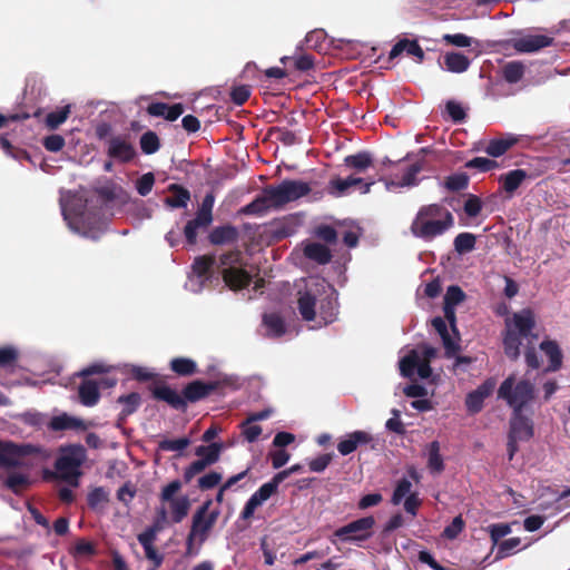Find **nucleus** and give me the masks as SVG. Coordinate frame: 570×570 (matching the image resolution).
<instances>
[{"label": "nucleus", "instance_id": "obj_51", "mask_svg": "<svg viewBox=\"0 0 570 570\" xmlns=\"http://www.w3.org/2000/svg\"><path fill=\"white\" fill-rule=\"evenodd\" d=\"M288 60H293L294 68L298 71H308L314 68V63H315L314 57L308 53H303V55H299V56L293 57V58H291V57L281 58L282 63H286V61H288Z\"/></svg>", "mask_w": 570, "mask_h": 570}, {"label": "nucleus", "instance_id": "obj_7", "mask_svg": "<svg viewBox=\"0 0 570 570\" xmlns=\"http://www.w3.org/2000/svg\"><path fill=\"white\" fill-rule=\"evenodd\" d=\"M40 449L32 444H17L12 441H0V468L12 469L24 465L23 459L37 454Z\"/></svg>", "mask_w": 570, "mask_h": 570}, {"label": "nucleus", "instance_id": "obj_61", "mask_svg": "<svg viewBox=\"0 0 570 570\" xmlns=\"http://www.w3.org/2000/svg\"><path fill=\"white\" fill-rule=\"evenodd\" d=\"M95 553H96L95 546L91 542L86 541L85 539L78 540L71 551V554L75 558L90 557V556H94Z\"/></svg>", "mask_w": 570, "mask_h": 570}, {"label": "nucleus", "instance_id": "obj_27", "mask_svg": "<svg viewBox=\"0 0 570 570\" xmlns=\"http://www.w3.org/2000/svg\"><path fill=\"white\" fill-rule=\"evenodd\" d=\"M168 191L171 196L166 197L164 203L170 208H186L190 200V191L179 184H170Z\"/></svg>", "mask_w": 570, "mask_h": 570}, {"label": "nucleus", "instance_id": "obj_18", "mask_svg": "<svg viewBox=\"0 0 570 570\" xmlns=\"http://www.w3.org/2000/svg\"><path fill=\"white\" fill-rule=\"evenodd\" d=\"M373 441V436L363 430L347 433L344 439L337 443V451L342 455H348L357 450L358 446L366 445Z\"/></svg>", "mask_w": 570, "mask_h": 570}, {"label": "nucleus", "instance_id": "obj_22", "mask_svg": "<svg viewBox=\"0 0 570 570\" xmlns=\"http://www.w3.org/2000/svg\"><path fill=\"white\" fill-rule=\"evenodd\" d=\"M78 397L82 405L95 406L100 400L98 382L92 379H82L78 386Z\"/></svg>", "mask_w": 570, "mask_h": 570}, {"label": "nucleus", "instance_id": "obj_58", "mask_svg": "<svg viewBox=\"0 0 570 570\" xmlns=\"http://www.w3.org/2000/svg\"><path fill=\"white\" fill-rule=\"evenodd\" d=\"M465 298V293L463 289L456 285H451L448 287L445 296H444V305L456 306Z\"/></svg>", "mask_w": 570, "mask_h": 570}, {"label": "nucleus", "instance_id": "obj_29", "mask_svg": "<svg viewBox=\"0 0 570 570\" xmlns=\"http://www.w3.org/2000/svg\"><path fill=\"white\" fill-rule=\"evenodd\" d=\"M423 168H424L423 161H416V163L410 165L405 169V171L402 176V179L400 181H394V180L386 181L385 183L386 188L391 189L392 187L401 188V187H411V186L417 185L419 179L416 178V176L423 170Z\"/></svg>", "mask_w": 570, "mask_h": 570}, {"label": "nucleus", "instance_id": "obj_33", "mask_svg": "<svg viewBox=\"0 0 570 570\" xmlns=\"http://www.w3.org/2000/svg\"><path fill=\"white\" fill-rule=\"evenodd\" d=\"M299 297L297 299V307L299 314L302 315L304 321L311 322L315 320L316 312V297L309 291H305L304 293L299 292Z\"/></svg>", "mask_w": 570, "mask_h": 570}, {"label": "nucleus", "instance_id": "obj_15", "mask_svg": "<svg viewBox=\"0 0 570 570\" xmlns=\"http://www.w3.org/2000/svg\"><path fill=\"white\" fill-rule=\"evenodd\" d=\"M208 242L214 246H225L237 244L240 238L239 229L232 225L225 224L214 227L208 234Z\"/></svg>", "mask_w": 570, "mask_h": 570}, {"label": "nucleus", "instance_id": "obj_17", "mask_svg": "<svg viewBox=\"0 0 570 570\" xmlns=\"http://www.w3.org/2000/svg\"><path fill=\"white\" fill-rule=\"evenodd\" d=\"M158 529V524L156 523L154 527L148 528L137 537L139 543L144 548L146 558L154 563V568H159L164 561L163 554L159 553L154 546L156 540V531Z\"/></svg>", "mask_w": 570, "mask_h": 570}, {"label": "nucleus", "instance_id": "obj_39", "mask_svg": "<svg viewBox=\"0 0 570 570\" xmlns=\"http://www.w3.org/2000/svg\"><path fill=\"white\" fill-rule=\"evenodd\" d=\"M170 370L179 376H191L197 373V364L188 357H175L169 363Z\"/></svg>", "mask_w": 570, "mask_h": 570}, {"label": "nucleus", "instance_id": "obj_47", "mask_svg": "<svg viewBox=\"0 0 570 570\" xmlns=\"http://www.w3.org/2000/svg\"><path fill=\"white\" fill-rule=\"evenodd\" d=\"M215 263L214 255L198 256L193 263V271L198 277H207Z\"/></svg>", "mask_w": 570, "mask_h": 570}, {"label": "nucleus", "instance_id": "obj_52", "mask_svg": "<svg viewBox=\"0 0 570 570\" xmlns=\"http://www.w3.org/2000/svg\"><path fill=\"white\" fill-rule=\"evenodd\" d=\"M465 167L469 169H479L480 171L487 173L498 167V163L485 157H474L465 163Z\"/></svg>", "mask_w": 570, "mask_h": 570}, {"label": "nucleus", "instance_id": "obj_14", "mask_svg": "<svg viewBox=\"0 0 570 570\" xmlns=\"http://www.w3.org/2000/svg\"><path fill=\"white\" fill-rule=\"evenodd\" d=\"M512 330H515L523 338L531 337L537 340L538 335L532 331L535 327V316L531 308H523L512 316V323H509Z\"/></svg>", "mask_w": 570, "mask_h": 570}, {"label": "nucleus", "instance_id": "obj_10", "mask_svg": "<svg viewBox=\"0 0 570 570\" xmlns=\"http://www.w3.org/2000/svg\"><path fill=\"white\" fill-rule=\"evenodd\" d=\"M228 384V380L224 379L223 381H210L203 382L200 380H195L189 382L183 390V399L185 402L195 403L207 396H209L214 391L218 390L222 385Z\"/></svg>", "mask_w": 570, "mask_h": 570}, {"label": "nucleus", "instance_id": "obj_63", "mask_svg": "<svg viewBox=\"0 0 570 570\" xmlns=\"http://www.w3.org/2000/svg\"><path fill=\"white\" fill-rule=\"evenodd\" d=\"M155 184V176L153 173H146L136 183L137 193L140 196H147Z\"/></svg>", "mask_w": 570, "mask_h": 570}, {"label": "nucleus", "instance_id": "obj_3", "mask_svg": "<svg viewBox=\"0 0 570 570\" xmlns=\"http://www.w3.org/2000/svg\"><path fill=\"white\" fill-rule=\"evenodd\" d=\"M498 397L504 400L513 411H523L534 400L535 386L529 380H520L515 383V376L509 375L501 383Z\"/></svg>", "mask_w": 570, "mask_h": 570}, {"label": "nucleus", "instance_id": "obj_44", "mask_svg": "<svg viewBox=\"0 0 570 570\" xmlns=\"http://www.w3.org/2000/svg\"><path fill=\"white\" fill-rule=\"evenodd\" d=\"M443 186L452 193L464 190L469 186V176L466 173H456L450 175L445 177Z\"/></svg>", "mask_w": 570, "mask_h": 570}, {"label": "nucleus", "instance_id": "obj_2", "mask_svg": "<svg viewBox=\"0 0 570 570\" xmlns=\"http://www.w3.org/2000/svg\"><path fill=\"white\" fill-rule=\"evenodd\" d=\"M222 277L232 291H240L252 283V275L245 269L244 256L239 248L223 253L218 258Z\"/></svg>", "mask_w": 570, "mask_h": 570}, {"label": "nucleus", "instance_id": "obj_1", "mask_svg": "<svg viewBox=\"0 0 570 570\" xmlns=\"http://www.w3.org/2000/svg\"><path fill=\"white\" fill-rule=\"evenodd\" d=\"M454 225L452 213L440 204L423 205L419 208L410 230L413 236L430 242Z\"/></svg>", "mask_w": 570, "mask_h": 570}, {"label": "nucleus", "instance_id": "obj_34", "mask_svg": "<svg viewBox=\"0 0 570 570\" xmlns=\"http://www.w3.org/2000/svg\"><path fill=\"white\" fill-rule=\"evenodd\" d=\"M304 255L318 264H327L332 259L330 248L321 243H309L304 248Z\"/></svg>", "mask_w": 570, "mask_h": 570}, {"label": "nucleus", "instance_id": "obj_50", "mask_svg": "<svg viewBox=\"0 0 570 570\" xmlns=\"http://www.w3.org/2000/svg\"><path fill=\"white\" fill-rule=\"evenodd\" d=\"M70 114V106L67 105L58 110L51 111L46 117V125L50 129H57L63 124Z\"/></svg>", "mask_w": 570, "mask_h": 570}, {"label": "nucleus", "instance_id": "obj_25", "mask_svg": "<svg viewBox=\"0 0 570 570\" xmlns=\"http://www.w3.org/2000/svg\"><path fill=\"white\" fill-rule=\"evenodd\" d=\"M523 336L519 335L515 330L511 328V325L507 323V330L503 335V348L504 354L511 361H517L520 356V346L522 344Z\"/></svg>", "mask_w": 570, "mask_h": 570}, {"label": "nucleus", "instance_id": "obj_8", "mask_svg": "<svg viewBox=\"0 0 570 570\" xmlns=\"http://www.w3.org/2000/svg\"><path fill=\"white\" fill-rule=\"evenodd\" d=\"M83 459L85 449L82 445H69L62 449L61 455L55 462V468L62 480L69 481L78 476V469Z\"/></svg>", "mask_w": 570, "mask_h": 570}, {"label": "nucleus", "instance_id": "obj_62", "mask_svg": "<svg viewBox=\"0 0 570 570\" xmlns=\"http://www.w3.org/2000/svg\"><path fill=\"white\" fill-rule=\"evenodd\" d=\"M250 96V87L247 85L236 86L230 91V100L237 105H244Z\"/></svg>", "mask_w": 570, "mask_h": 570}, {"label": "nucleus", "instance_id": "obj_53", "mask_svg": "<svg viewBox=\"0 0 570 570\" xmlns=\"http://www.w3.org/2000/svg\"><path fill=\"white\" fill-rule=\"evenodd\" d=\"M520 544H521V539L518 537L509 538V539L501 541L498 544V557L505 558V557L511 556L515 550L519 549Z\"/></svg>", "mask_w": 570, "mask_h": 570}, {"label": "nucleus", "instance_id": "obj_5", "mask_svg": "<svg viewBox=\"0 0 570 570\" xmlns=\"http://www.w3.org/2000/svg\"><path fill=\"white\" fill-rule=\"evenodd\" d=\"M268 187V198L273 200L278 208L308 195L312 190L308 183L292 179H285L277 186L269 185Z\"/></svg>", "mask_w": 570, "mask_h": 570}, {"label": "nucleus", "instance_id": "obj_57", "mask_svg": "<svg viewBox=\"0 0 570 570\" xmlns=\"http://www.w3.org/2000/svg\"><path fill=\"white\" fill-rule=\"evenodd\" d=\"M277 487L272 482L268 481L259 487L257 491H255L250 497L253 499H256L257 503L261 505L267 501L274 493H276Z\"/></svg>", "mask_w": 570, "mask_h": 570}, {"label": "nucleus", "instance_id": "obj_59", "mask_svg": "<svg viewBox=\"0 0 570 570\" xmlns=\"http://www.w3.org/2000/svg\"><path fill=\"white\" fill-rule=\"evenodd\" d=\"M223 475L219 472L210 471L198 479V488L202 491L215 488L220 483Z\"/></svg>", "mask_w": 570, "mask_h": 570}, {"label": "nucleus", "instance_id": "obj_49", "mask_svg": "<svg viewBox=\"0 0 570 570\" xmlns=\"http://www.w3.org/2000/svg\"><path fill=\"white\" fill-rule=\"evenodd\" d=\"M476 238L471 233H460L454 238V249L459 254H465L474 249Z\"/></svg>", "mask_w": 570, "mask_h": 570}, {"label": "nucleus", "instance_id": "obj_45", "mask_svg": "<svg viewBox=\"0 0 570 570\" xmlns=\"http://www.w3.org/2000/svg\"><path fill=\"white\" fill-rule=\"evenodd\" d=\"M169 504H170V510H171L173 522H175V523L181 522L187 517L188 511H189L190 503H189L188 498L187 497L178 498V499L169 502Z\"/></svg>", "mask_w": 570, "mask_h": 570}, {"label": "nucleus", "instance_id": "obj_40", "mask_svg": "<svg viewBox=\"0 0 570 570\" xmlns=\"http://www.w3.org/2000/svg\"><path fill=\"white\" fill-rule=\"evenodd\" d=\"M223 443H210L209 445H199L195 450V454L199 459H204L209 464H214L219 460L220 452L223 450Z\"/></svg>", "mask_w": 570, "mask_h": 570}, {"label": "nucleus", "instance_id": "obj_35", "mask_svg": "<svg viewBox=\"0 0 570 570\" xmlns=\"http://www.w3.org/2000/svg\"><path fill=\"white\" fill-rule=\"evenodd\" d=\"M263 324L267 328L268 336L281 337L286 333L284 318L277 313L264 314Z\"/></svg>", "mask_w": 570, "mask_h": 570}, {"label": "nucleus", "instance_id": "obj_12", "mask_svg": "<svg viewBox=\"0 0 570 570\" xmlns=\"http://www.w3.org/2000/svg\"><path fill=\"white\" fill-rule=\"evenodd\" d=\"M107 154L110 158L121 163H129L136 156V150L128 137L114 136L108 140Z\"/></svg>", "mask_w": 570, "mask_h": 570}, {"label": "nucleus", "instance_id": "obj_64", "mask_svg": "<svg viewBox=\"0 0 570 570\" xmlns=\"http://www.w3.org/2000/svg\"><path fill=\"white\" fill-rule=\"evenodd\" d=\"M65 138L61 135L52 134L43 138V147L51 153H58L65 147Z\"/></svg>", "mask_w": 570, "mask_h": 570}, {"label": "nucleus", "instance_id": "obj_54", "mask_svg": "<svg viewBox=\"0 0 570 570\" xmlns=\"http://www.w3.org/2000/svg\"><path fill=\"white\" fill-rule=\"evenodd\" d=\"M411 488H412V484H411V482L407 479H405V478L401 479L397 482V484H396V487H395V489L393 491V495H392V500H391L392 503L394 505L400 504L401 501L406 495L411 494Z\"/></svg>", "mask_w": 570, "mask_h": 570}, {"label": "nucleus", "instance_id": "obj_13", "mask_svg": "<svg viewBox=\"0 0 570 570\" xmlns=\"http://www.w3.org/2000/svg\"><path fill=\"white\" fill-rule=\"evenodd\" d=\"M495 387L494 379L490 377L479 385L474 391L468 393L465 397L466 410L476 414L483 409V403L489 397Z\"/></svg>", "mask_w": 570, "mask_h": 570}, {"label": "nucleus", "instance_id": "obj_36", "mask_svg": "<svg viewBox=\"0 0 570 570\" xmlns=\"http://www.w3.org/2000/svg\"><path fill=\"white\" fill-rule=\"evenodd\" d=\"M470 63V59L461 52H448L444 56V65L446 70L454 73L466 71Z\"/></svg>", "mask_w": 570, "mask_h": 570}, {"label": "nucleus", "instance_id": "obj_19", "mask_svg": "<svg viewBox=\"0 0 570 570\" xmlns=\"http://www.w3.org/2000/svg\"><path fill=\"white\" fill-rule=\"evenodd\" d=\"M151 395L157 401L166 402L175 410H185L186 402L183 395H179L176 390L166 384L156 385L150 387Z\"/></svg>", "mask_w": 570, "mask_h": 570}, {"label": "nucleus", "instance_id": "obj_55", "mask_svg": "<svg viewBox=\"0 0 570 570\" xmlns=\"http://www.w3.org/2000/svg\"><path fill=\"white\" fill-rule=\"evenodd\" d=\"M190 443L188 438H179L176 440H161L158 443V449L161 451H183Z\"/></svg>", "mask_w": 570, "mask_h": 570}, {"label": "nucleus", "instance_id": "obj_23", "mask_svg": "<svg viewBox=\"0 0 570 570\" xmlns=\"http://www.w3.org/2000/svg\"><path fill=\"white\" fill-rule=\"evenodd\" d=\"M48 428L51 431H66V430L86 431L88 429V425L81 419L70 416L67 413H62L60 415L53 416L50 420Z\"/></svg>", "mask_w": 570, "mask_h": 570}, {"label": "nucleus", "instance_id": "obj_9", "mask_svg": "<svg viewBox=\"0 0 570 570\" xmlns=\"http://www.w3.org/2000/svg\"><path fill=\"white\" fill-rule=\"evenodd\" d=\"M374 525L372 515L363 517L336 529L334 535L344 542H361L372 537Z\"/></svg>", "mask_w": 570, "mask_h": 570}, {"label": "nucleus", "instance_id": "obj_28", "mask_svg": "<svg viewBox=\"0 0 570 570\" xmlns=\"http://www.w3.org/2000/svg\"><path fill=\"white\" fill-rule=\"evenodd\" d=\"M519 142V138L513 135H505L500 138L491 139L487 147L485 153L491 157H500L504 155L510 148Z\"/></svg>", "mask_w": 570, "mask_h": 570}, {"label": "nucleus", "instance_id": "obj_20", "mask_svg": "<svg viewBox=\"0 0 570 570\" xmlns=\"http://www.w3.org/2000/svg\"><path fill=\"white\" fill-rule=\"evenodd\" d=\"M403 52H406L409 56L416 58L417 62H423L425 58V53L417 40H409L406 38L400 39L391 49L389 59L393 60Z\"/></svg>", "mask_w": 570, "mask_h": 570}, {"label": "nucleus", "instance_id": "obj_48", "mask_svg": "<svg viewBox=\"0 0 570 570\" xmlns=\"http://www.w3.org/2000/svg\"><path fill=\"white\" fill-rule=\"evenodd\" d=\"M420 355L415 350H412L406 356L400 361V372L404 377H412L419 365Z\"/></svg>", "mask_w": 570, "mask_h": 570}, {"label": "nucleus", "instance_id": "obj_31", "mask_svg": "<svg viewBox=\"0 0 570 570\" xmlns=\"http://www.w3.org/2000/svg\"><path fill=\"white\" fill-rule=\"evenodd\" d=\"M269 187H265L263 190V195L256 197L253 202L247 204L242 212L248 215H261L266 213L269 208H278L277 205L274 204L273 200L268 198Z\"/></svg>", "mask_w": 570, "mask_h": 570}, {"label": "nucleus", "instance_id": "obj_41", "mask_svg": "<svg viewBox=\"0 0 570 570\" xmlns=\"http://www.w3.org/2000/svg\"><path fill=\"white\" fill-rule=\"evenodd\" d=\"M428 468L433 473H441L444 470L443 458L440 454L439 441H432L429 444Z\"/></svg>", "mask_w": 570, "mask_h": 570}, {"label": "nucleus", "instance_id": "obj_21", "mask_svg": "<svg viewBox=\"0 0 570 570\" xmlns=\"http://www.w3.org/2000/svg\"><path fill=\"white\" fill-rule=\"evenodd\" d=\"M147 112L153 117H163L168 121H174L183 115L184 106L180 102L168 105L157 101L148 105Z\"/></svg>", "mask_w": 570, "mask_h": 570}, {"label": "nucleus", "instance_id": "obj_43", "mask_svg": "<svg viewBox=\"0 0 570 570\" xmlns=\"http://www.w3.org/2000/svg\"><path fill=\"white\" fill-rule=\"evenodd\" d=\"M344 161L346 166L354 168L357 171H363L373 164L371 154L366 151L350 155L345 157Z\"/></svg>", "mask_w": 570, "mask_h": 570}, {"label": "nucleus", "instance_id": "obj_37", "mask_svg": "<svg viewBox=\"0 0 570 570\" xmlns=\"http://www.w3.org/2000/svg\"><path fill=\"white\" fill-rule=\"evenodd\" d=\"M117 402L124 405L119 414V421H125L127 416L131 415L137 411L141 403V397L139 393L131 392L127 395L119 396Z\"/></svg>", "mask_w": 570, "mask_h": 570}, {"label": "nucleus", "instance_id": "obj_4", "mask_svg": "<svg viewBox=\"0 0 570 570\" xmlns=\"http://www.w3.org/2000/svg\"><path fill=\"white\" fill-rule=\"evenodd\" d=\"M210 504V500L205 501L193 515L190 531L186 540L187 554L191 553L195 538L198 537L199 541L204 542L207 539L209 531L216 523L218 512H208Z\"/></svg>", "mask_w": 570, "mask_h": 570}, {"label": "nucleus", "instance_id": "obj_11", "mask_svg": "<svg viewBox=\"0 0 570 570\" xmlns=\"http://www.w3.org/2000/svg\"><path fill=\"white\" fill-rule=\"evenodd\" d=\"M534 434L533 422L523 411H512L509 434L512 439L529 441Z\"/></svg>", "mask_w": 570, "mask_h": 570}, {"label": "nucleus", "instance_id": "obj_24", "mask_svg": "<svg viewBox=\"0 0 570 570\" xmlns=\"http://www.w3.org/2000/svg\"><path fill=\"white\" fill-rule=\"evenodd\" d=\"M530 178V175L524 169H513L499 177V183L502 189L512 196L514 191L522 185V183Z\"/></svg>", "mask_w": 570, "mask_h": 570}, {"label": "nucleus", "instance_id": "obj_32", "mask_svg": "<svg viewBox=\"0 0 570 570\" xmlns=\"http://www.w3.org/2000/svg\"><path fill=\"white\" fill-rule=\"evenodd\" d=\"M540 350L549 357L547 371L556 372L562 365V352L556 341L546 340L540 344Z\"/></svg>", "mask_w": 570, "mask_h": 570}, {"label": "nucleus", "instance_id": "obj_6", "mask_svg": "<svg viewBox=\"0 0 570 570\" xmlns=\"http://www.w3.org/2000/svg\"><path fill=\"white\" fill-rule=\"evenodd\" d=\"M215 196L213 193H207L196 213L195 218L187 222L184 228V235L189 245L197 243V229L206 228L213 223V207Z\"/></svg>", "mask_w": 570, "mask_h": 570}, {"label": "nucleus", "instance_id": "obj_42", "mask_svg": "<svg viewBox=\"0 0 570 570\" xmlns=\"http://www.w3.org/2000/svg\"><path fill=\"white\" fill-rule=\"evenodd\" d=\"M108 502L109 493L102 487L95 488L87 495V504L94 511L101 510Z\"/></svg>", "mask_w": 570, "mask_h": 570}, {"label": "nucleus", "instance_id": "obj_30", "mask_svg": "<svg viewBox=\"0 0 570 570\" xmlns=\"http://www.w3.org/2000/svg\"><path fill=\"white\" fill-rule=\"evenodd\" d=\"M1 480L3 487L17 495L21 494L31 485L30 478L19 472H9L4 476H1Z\"/></svg>", "mask_w": 570, "mask_h": 570}, {"label": "nucleus", "instance_id": "obj_60", "mask_svg": "<svg viewBox=\"0 0 570 570\" xmlns=\"http://www.w3.org/2000/svg\"><path fill=\"white\" fill-rule=\"evenodd\" d=\"M210 464L204 459H198L190 463L184 471V481L189 483L193 478L203 472Z\"/></svg>", "mask_w": 570, "mask_h": 570}, {"label": "nucleus", "instance_id": "obj_38", "mask_svg": "<svg viewBox=\"0 0 570 570\" xmlns=\"http://www.w3.org/2000/svg\"><path fill=\"white\" fill-rule=\"evenodd\" d=\"M525 66L517 60L507 62L501 69L502 77L508 83L519 82L523 78Z\"/></svg>", "mask_w": 570, "mask_h": 570}, {"label": "nucleus", "instance_id": "obj_46", "mask_svg": "<svg viewBox=\"0 0 570 570\" xmlns=\"http://www.w3.org/2000/svg\"><path fill=\"white\" fill-rule=\"evenodd\" d=\"M140 148L146 155L155 154L160 148V140L156 132L148 130L140 136Z\"/></svg>", "mask_w": 570, "mask_h": 570}, {"label": "nucleus", "instance_id": "obj_56", "mask_svg": "<svg viewBox=\"0 0 570 570\" xmlns=\"http://www.w3.org/2000/svg\"><path fill=\"white\" fill-rule=\"evenodd\" d=\"M445 110L450 118L456 124L463 122L464 119L466 118V112L464 108L461 106V104L456 102L455 100L446 101Z\"/></svg>", "mask_w": 570, "mask_h": 570}, {"label": "nucleus", "instance_id": "obj_16", "mask_svg": "<svg viewBox=\"0 0 570 570\" xmlns=\"http://www.w3.org/2000/svg\"><path fill=\"white\" fill-rule=\"evenodd\" d=\"M553 43V38L544 35H528L519 39L511 40V46L518 52H535Z\"/></svg>", "mask_w": 570, "mask_h": 570}, {"label": "nucleus", "instance_id": "obj_26", "mask_svg": "<svg viewBox=\"0 0 570 570\" xmlns=\"http://www.w3.org/2000/svg\"><path fill=\"white\" fill-rule=\"evenodd\" d=\"M432 326L442 338L445 350V356L448 358L453 357L460 350V345L451 338L445 321L442 317H434L432 320Z\"/></svg>", "mask_w": 570, "mask_h": 570}]
</instances>
